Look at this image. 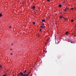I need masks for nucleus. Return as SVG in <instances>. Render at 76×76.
<instances>
[{
    "instance_id": "obj_25",
    "label": "nucleus",
    "mask_w": 76,
    "mask_h": 76,
    "mask_svg": "<svg viewBox=\"0 0 76 76\" xmlns=\"http://www.w3.org/2000/svg\"><path fill=\"white\" fill-rule=\"evenodd\" d=\"M64 10L65 11V12H66V9H65Z\"/></svg>"
},
{
    "instance_id": "obj_31",
    "label": "nucleus",
    "mask_w": 76,
    "mask_h": 76,
    "mask_svg": "<svg viewBox=\"0 0 76 76\" xmlns=\"http://www.w3.org/2000/svg\"><path fill=\"white\" fill-rule=\"evenodd\" d=\"M45 52L46 53V52H47V51H45Z\"/></svg>"
},
{
    "instance_id": "obj_17",
    "label": "nucleus",
    "mask_w": 76,
    "mask_h": 76,
    "mask_svg": "<svg viewBox=\"0 0 76 76\" xmlns=\"http://www.w3.org/2000/svg\"><path fill=\"white\" fill-rule=\"evenodd\" d=\"M10 50L11 51H12V49L11 48L10 49Z\"/></svg>"
},
{
    "instance_id": "obj_20",
    "label": "nucleus",
    "mask_w": 76,
    "mask_h": 76,
    "mask_svg": "<svg viewBox=\"0 0 76 76\" xmlns=\"http://www.w3.org/2000/svg\"><path fill=\"white\" fill-rule=\"evenodd\" d=\"M11 26H10L9 28H11Z\"/></svg>"
},
{
    "instance_id": "obj_26",
    "label": "nucleus",
    "mask_w": 76,
    "mask_h": 76,
    "mask_svg": "<svg viewBox=\"0 0 76 76\" xmlns=\"http://www.w3.org/2000/svg\"><path fill=\"white\" fill-rule=\"evenodd\" d=\"M13 54L12 53H11V55H12Z\"/></svg>"
},
{
    "instance_id": "obj_8",
    "label": "nucleus",
    "mask_w": 76,
    "mask_h": 76,
    "mask_svg": "<svg viewBox=\"0 0 76 76\" xmlns=\"http://www.w3.org/2000/svg\"><path fill=\"white\" fill-rule=\"evenodd\" d=\"M26 70H25V71L23 72V73H26Z\"/></svg>"
},
{
    "instance_id": "obj_6",
    "label": "nucleus",
    "mask_w": 76,
    "mask_h": 76,
    "mask_svg": "<svg viewBox=\"0 0 76 76\" xmlns=\"http://www.w3.org/2000/svg\"><path fill=\"white\" fill-rule=\"evenodd\" d=\"M65 9H66L65 10H66V12L68 11V9H69V8H67Z\"/></svg>"
},
{
    "instance_id": "obj_15",
    "label": "nucleus",
    "mask_w": 76,
    "mask_h": 76,
    "mask_svg": "<svg viewBox=\"0 0 76 76\" xmlns=\"http://www.w3.org/2000/svg\"><path fill=\"white\" fill-rule=\"evenodd\" d=\"M71 21L72 22H73V21H74L73 20V19Z\"/></svg>"
},
{
    "instance_id": "obj_2",
    "label": "nucleus",
    "mask_w": 76,
    "mask_h": 76,
    "mask_svg": "<svg viewBox=\"0 0 76 76\" xmlns=\"http://www.w3.org/2000/svg\"><path fill=\"white\" fill-rule=\"evenodd\" d=\"M35 8V6H33L32 9H33V10H34Z\"/></svg>"
},
{
    "instance_id": "obj_9",
    "label": "nucleus",
    "mask_w": 76,
    "mask_h": 76,
    "mask_svg": "<svg viewBox=\"0 0 76 76\" xmlns=\"http://www.w3.org/2000/svg\"><path fill=\"white\" fill-rule=\"evenodd\" d=\"M24 76H29V75H28L27 74H25Z\"/></svg>"
},
{
    "instance_id": "obj_23",
    "label": "nucleus",
    "mask_w": 76,
    "mask_h": 76,
    "mask_svg": "<svg viewBox=\"0 0 76 76\" xmlns=\"http://www.w3.org/2000/svg\"><path fill=\"white\" fill-rule=\"evenodd\" d=\"M47 1H50V0H47Z\"/></svg>"
},
{
    "instance_id": "obj_30",
    "label": "nucleus",
    "mask_w": 76,
    "mask_h": 76,
    "mask_svg": "<svg viewBox=\"0 0 76 76\" xmlns=\"http://www.w3.org/2000/svg\"><path fill=\"white\" fill-rule=\"evenodd\" d=\"M47 42H48V40L47 41Z\"/></svg>"
},
{
    "instance_id": "obj_32",
    "label": "nucleus",
    "mask_w": 76,
    "mask_h": 76,
    "mask_svg": "<svg viewBox=\"0 0 76 76\" xmlns=\"http://www.w3.org/2000/svg\"><path fill=\"white\" fill-rule=\"evenodd\" d=\"M31 73V72L30 73Z\"/></svg>"
},
{
    "instance_id": "obj_1",
    "label": "nucleus",
    "mask_w": 76,
    "mask_h": 76,
    "mask_svg": "<svg viewBox=\"0 0 76 76\" xmlns=\"http://www.w3.org/2000/svg\"><path fill=\"white\" fill-rule=\"evenodd\" d=\"M23 74V72H20V76H22Z\"/></svg>"
},
{
    "instance_id": "obj_28",
    "label": "nucleus",
    "mask_w": 76,
    "mask_h": 76,
    "mask_svg": "<svg viewBox=\"0 0 76 76\" xmlns=\"http://www.w3.org/2000/svg\"><path fill=\"white\" fill-rule=\"evenodd\" d=\"M62 18H64H64H64V17H62Z\"/></svg>"
},
{
    "instance_id": "obj_11",
    "label": "nucleus",
    "mask_w": 76,
    "mask_h": 76,
    "mask_svg": "<svg viewBox=\"0 0 76 76\" xmlns=\"http://www.w3.org/2000/svg\"><path fill=\"white\" fill-rule=\"evenodd\" d=\"M59 6L60 7H61V4H60L59 5Z\"/></svg>"
},
{
    "instance_id": "obj_13",
    "label": "nucleus",
    "mask_w": 76,
    "mask_h": 76,
    "mask_svg": "<svg viewBox=\"0 0 76 76\" xmlns=\"http://www.w3.org/2000/svg\"><path fill=\"white\" fill-rule=\"evenodd\" d=\"M7 76V74L3 75V76Z\"/></svg>"
},
{
    "instance_id": "obj_10",
    "label": "nucleus",
    "mask_w": 76,
    "mask_h": 76,
    "mask_svg": "<svg viewBox=\"0 0 76 76\" xmlns=\"http://www.w3.org/2000/svg\"><path fill=\"white\" fill-rule=\"evenodd\" d=\"M42 26H44V23H42V24H41Z\"/></svg>"
},
{
    "instance_id": "obj_5",
    "label": "nucleus",
    "mask_w": 76,
    "mask_h": 76,
    "mask_svg": "<svg viewBox=\"0 0 76 76\" xmlns=\"http://www.w3.org/2000/svg\"><path fill=\"white\" fill-rule=\"evenodd\" d=\"M42 22H45V20L44 19H42Z\"/></svg>"
},
{
    "instance_id": "obj_34",
    "label": "nucleus",
    "mask_w": 76,
    "mask_h": 76,
    "mask_svg": "<svg viewBox=\"0 0 76 76\" xmlns=\"http://www.w3.org/2000/svg\"><path fill=\"white\" fill-rule=\"evenodd\" d=\"M13 52H14V51H13Z\"/></svg>"
},
{
    "instance_id": "obj_7",
    "label": "nucleus",
    "mask_w": 76,
    "mask_h": 76,
    "mask_svg": "<svg viewBox=\"0 0 76 76\" xmlns=\"http://www.w3.org/2000/svg\"><path fill=\"white\" fill-rule=\"evenodd\" d=\"M41 28H45V26H41Z\"/></svg>"
},
{
    "instance_id": "obj_19",
    "label": "nucleus",
    "mask_w": 76,
    "mask_h": 76,
    "mask_svg": "<svg viewBox=\"0 0 76 76\" xmlns=\"http://www.w3.org/2000/svg\"><path fill=\"white\" fill-rule=\"evenodd\" d=\"M26 74H25V73H24V74H23V75H24V76Z\"/></svg>"
},
{
    "instance_id": "obj_3",
    "label": "nucleus",
    "mask_w": 76,
    "mask_h": 76,
    "mask_svg": "<svg viewBox=\"0 0 76 76\" xmlns=\"http://www.w3.org/2000/svg\"><path fill=\"white\" fill-rule=\"evenodd\" d=\"M68 34H69V33L68 32H65V35H68Z\"/></svg>"
},
{
    "instance_id": "obj_14",
    "label": "nucleus",
    "mask_w": 76,
    "mask_h": 76,
    "mask_svg": "<svg viewBox=\"0 0 76 76\" xmlns=\"http://www.w3.org/2000/svg\"><path fill=\"white\" fill-rule=\"evenodd\" d=\"M2 16V14H0V17H1Z\"/></svg>"
},
{
    "instance_id": "obj_35",
    "label": "nucleus",
    "mask_w": 76,
    "mask_h": 76,
    "mask_svg": "<svg viewBox=\"0 0 76 76\" xmlns=\"http://www.w3.org/2000/svg\"><path fill=\"white\" fill-rule=\"evenodd\" d=\"M13 76H14V75H13Z\"/></svg>"
},
{
    "instance_id": "obj_24",
    "label": "nucleus",
    "mask_w": 76,
    "mask_h": 76,
    "mask_svg": "<svg viewBox=\"0 0 76 76\" xmlns=\"http://www.w3.org/2000/svg\"><path fill=\"white\" fill-rule=\"evenodd\" d=\"M22 76H25V75H23H23H22Z\"/></svg>"
},
{
    "instance_id": "obj_29",
    "label": "nucleus",
    "mask_w": 76,
    "mask_h": 76,
    "mask_svg": "<svg viewBox=\"0 0 76 76\" xmlns=\"http://www.w3.org/2000/svg\"><path fill=\"white\" fill-rule=\"evenodd\" d=\"M13 45V44H12V45Z\"/></svg>"
},
{
    "instance_id": "obj_12",
    "label": "nucleus",
    "mask_w": 76,
    "mask_h": 76,
    "mask_svg": "<svg viewBox=\"0 0 76 76\" xmlns=\"http://www.w3.org/2000/svg\"><path fill=\"white\" fill-rule=\"evenodd\" d=\"M33 25H35V22H33Z\"/></svg>"
},
{
    "instance_id": "obj_18",
    "label": "nucleus",
    "mask_w": 76,
    "mask_h": 76,
    "mask_svg": "<svg viewBox=\"0 0 76 76\" xmlns=\"http://www.w3.org/2000/svg\"><path fill=\"white\" fill-rule=\"evenodd\" d=\"M42 30V29H40V32H41V31Z\"/></svg>"
},
{
    "instance_id": "obj_21",
    "label": "nucleus",
    "mask_w": 76,
    "mask_h": 76,
    "mask_svg": "<svg viewBox=\"0 0 76 76\" xmlns=\"http://www.w3.org/2000/svg\"><path fill=\"white\" fill-rule=\"evenodd\" d=\"M71 10H73V8H71Z\"/></svg>"
},
{
    "instance_id": "obj_4",
    "label": "nucleus",
    "mask_w": 76,
    "mask_h": 76,
    "mask_svg": "<svg viewBox=\"0 0 76 76\" xmlns=\"http://www.w3.org/2000/svg\"><path fill=\"white\" fill-rule=\"evenodd\" d=\"M63 18V16L62 15H60L59 18L60 19H61Z\"/></svg>"
},
{
    "instance_id": "obj_33",
    "label": "nucleus",
    "mask_w": 76,
    "mask_h": 76,
    "mask_svg": "<svg viewBox=\"0 0 76 76\" xmlns=\"http://www.w3.org/2000/svg\"><path fill=\"white\" fill-rule=\"evenodd\" d=\"M13 52H14V51H13Z\"/></svg>"
},
{
    "instance_id": "obj_22",
    "label": "nucleus",
    "mask_w": 76,
    "mask_h": 76,
    "mask_svg": "<svg viewBox=\"0 0 76 76\" xmlns=\"http://www.w3.org/2000/svg\"><path fill=\"white\" fill-rule=\"evenodd\" d=\"M64 19H65V20H67V18H64Z\"/></svg>"
},
{
    "instance_id": "obj_16",
    "label": "nucleus",
    "mask_w": 76,
    "mask_h": 76,
    "mask_svg": "<svg viewBox=\"0 0 76 76\" xmlns=\"http://www.w3.org/2000/svg\"><path fill=\"white\" fill-rule=\"evenodd\" d=\"M20 76V73H18V76Z\"/></svg>"
},
{
    "instance_id": "obj_27",
    "label": "nucleus",
    "mask_w": 76,
    "mask_h": 76,
    "mask_svg": "<svg viewBox=\"0 0 76 76\" xmlns=\"http://www.w3.org/2000/svg\"><path fill=\"white\" fill-rule=\"evenodd\" d=\"M0 67H1V68L2 67H1V66H0Z\"/></svg>"
}]
</instances>
